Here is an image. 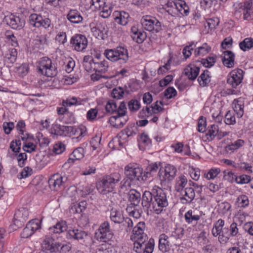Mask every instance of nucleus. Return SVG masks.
Masks as SVG:
<instances>
[{"label":"nucleus","instance_id":"obj_1","mask_svg":"<svg viewBox=\"0 0 253 253\" xmlns=\"http://www.w3.org/2000/svg\"><path fill=\"white\" fill-rule=\"evenodd\" d=\"M153 194L150 191H145L142 195L141 204L148 214L149 211L159 214L168 206V200L166 194L162 189L153 191Z\"/></svg>","mask_w":253,"mask_h":253},{"label":"nucleus","instance_id":"obj_2","mask_svg":"<svg viewBox=\"0 0 253 253\" xmlns=\"http://www.w3.org/2000/svg\"><path fill=\"white\" fill-rule=\"evenodd\" d=\"M145 224L144 222H139L132 230V235L131 240L134 241L133 250L137 253L142 252L144 246V243L147 240V235L144 233Z\"/></svg>","mask_w":253,"mask_h":253},{"label":"nucleus","instance_id":"obj_3","mask_svg":"<svg viewBox=\"0 0 253 253\" xmlns=\"http://www.w3.org/2000/svg\"><path fill=\"white\" fill-rule=\"evenodd\" d=\"M121 180V176L119 173H115L105 177L97 184V189L102 194L112 192Z\"/></svg>","mask_w":253,"mask_h":253},{"label":"nucleus","instance_id":"obj_4","mask_svg":"<svg viewBox=\"0 0 253 253\" xmlns=\"http://www.w3.org/2000/svg\"><path fill=\"white\" fill-rule=\"evenodd\" d=\"M126 113L127 108L125 102H121L118 113L110 118L109 122L115 128L123 127L128 120Z\"/></svg>","mask_w":253,"mask_h":253},{"label":"nucleus","instance_id":"obj_5","mask_svg":"<svg viewBox=\"0 0 253 253\" xmlns=\"http://www.w3.org/2000/svg\"><path fill=\"white\" fill-rule=\"evenodd\" d=\"M104 55L108 59L112 62L120 61L121 63H125L128 59L127 49L121 46L114 49L105 50Z\"/></svg>","mask_w":253,"mask_h":253},{"label":"nucleus","instance_id":"obj_6","mask_svg":"<svg viewBox=\"0 0 253 253\" xmlns=\"http://www.w3.org/2000/svg\"><path fill=\"white\" fill-rule=\"evenodd\" d=\"M39 72L48 77H53L57 74V69L52 65L50 59L47 57L42 58L40 62Z\"/></svg>","mask_w":253,"mask_h":253},{"label":"nucleus","instance_id":"obj_7","mask_svg":"<svg viewBox=\"0 0 253 253\" xmlns=\"http://www.w3.org/2000/svg\"><path fill=\"white\" fill-rule=\"evenodd\" d=\"M143 169L132 164H129L125 168V174L130 181H143Z\"/></svg>","mask_w":253,"mask_h":253},{"label":"nucleus","instance_id":"obj_8","mask_svg":"<svg viewBox=\"0 0 253 253\" xmlns=\"http://www.w3.org/2000/svg\"><path fill=\"white\" fill-rule=\"evenodd\" d=\"M3 21L11 29L15 30L22 29L25 24V20L23 16H17L13 14L4 16Z\"/></svg>","mask_w":253,"mask_h":253},{"label":"nucleus","instance_id":"obj_9","mask_svg":"<svg viewBox=\"0 0 253 253\" xmlns=\"http://www.w3.org/2000/svg\"><path fill=\"white\" fill-rule=\"evenodd\" d=\"M141 23L145 30L153 33H158L162 30L161 23L155 18L152 19L149 16H143Z\"/></svg>","mask_w":253,"mask_h":253},{"label":"nucleus","instance_id":"obj_10","mask_svg":"<svg viewBox=\"0 0 253 253\" xmlns=\"http://www.w3.org/2000/svg\"><path fill=\"white\" fill-rule=\"evenodd\" d=\"M95 237L97 240L103 242H106L112 239L113 233L108 221H105L100 225L95 233Z\"/></svg>","mask_w":253,"mask_h":253},{"label":"nucleus","instance_id":"obj_11","mask_svg":"<svg viewBox=\"0 0 253 253\" xmlns=\"http://www.w3.org/2000/svg\"><path fill=\"white\" fill-rule=\"evenodd\" d=\"M70 43L76 50L82 51L87 46V40L84 36L76 34L72 37Z\"/></svg>","mask_w":253,"mask_h":253},{"label":"nucleus","instance_id":"obj_12","mask_svg":"<svg viewBox=\"0 0 253 253\" xmlns=\"http://www.w3.org/2000/svg\"><path fill=\"white\" fill-rule=\"evenodd\" d=\"M61 244L49 237H46L42 244V251L45 253H54L59 251Z\"/></svg>","mask_w":253,"mask_h":253},{"label":"nucleus","instance_id":"obj_13","mask_svg":"<svg viewBox=\"0 0 253 253\" xmlns=\"http://www.w3.org/2000/svg\"><path fill=\"white\" fill-rule=\"evenodd\" d=\"M41 221L37 219L29 221L21 234L22 238H27L32 236L34 233L41 228Z\"/></svg>","mask_w":253,"mask_h":253},{"label":"nucleus","instance_id":"obj_14","mask_svg":"<svg viewBox=\"0 0 253 253\" xmlns=\"http://www.w3.org/2000/svg\"><path fill=\"white\" fill-rule=\"evenodd\" d=\"M29 211L27 209L22 208L17 210L14 217V224L17 227H21L28 219Z\"/></svg>","mask_w":253,"mask_h":253},{"label":"nucleus","instance_id":"obj_15","mask_svg":"<svg viewBox=\"0 0 253 253\" xmlns=\"http://www.w3.org/2000/svg\"><path fill=\"white\" fill-rule=\"evenodd\" d=\"M177 172L176 169L173 166L167 165L164 169V174H162V172L160 171V177L162 182H169L172 180L176 175Z\"/></svg>","mask_w":253,"mask_h":253},{"label":"nucleus","instance_id":"obj_16","mask_svg":"<svg viewBox=\"0 0 253 253\" xmlns=\"http://www.w3.org/2000/svg\"><path fill=\"white\" fill-rule=\"evenodd\" d=\"M230 230L227 228H222L221 234L218 237L220 242H226L230 236H234L237 234V224L235 222L232 223L230 227Z\"/></svg>","mask_w":253,"mask_h":253},{"label":"nucleus","instance_id":"obj_17","mask_svg":"<svg viewBox=\"0 0 253 253\" xmlns=\"http://www.w3.org/2000/svg\"><path fill=\"white\" fill-rule=\"evenodd\" d=\"M93 35L98 39L104 40L107 37L108 28L104 23H99L91 29Z\"/></svg>","mask_w":253,"mask_h":253},{"label":"nucleus","instance_id":"obj_18","mask_svg":"<svg viewBox=\"0 0 253 253\" xmlns=\"http://www.w3.org/2000/svg\"><path fill=\"white\" fill-rule=\"evenodd\" d=\"M63 177L58 174L52 175L48 180V184L52 190L58 191L63 186Z\"/></svg>","mask_w":253,"mask_h":253},{"label":"nucleus","instance_id":"obj_19","mask_svg":"<svg viewBox=\"0 0 253 253\" xmlns=\"http://www.w3.org/2000/svg\"><path fill=\"white\" fill-rule=\"evenodd\" d=\"M73 127L71 126H61L55 124L51 129V133L56 135L66 136L69 132L72 131Z\"/></svg>","mask_w":253,"mask_h":253},{"label":"nucleus","instance_id":"obj_20","mask_svg":"<svg viewBox=\"0 0 253 253\" xmlns=\"http://www.w3.org/2000/svg\"><path fill=\"white\" fill-rule=\"evenodd\" d=\"M240 9L243 11L244 19L250 20L252 19V13L253 12V1L252 0H249L245 1L243 5L242 3Z\"/></svg>","mask_w":253,"mask_h":253},{"label":"nucleus","instance_id":"obj_21","mask_svg":"<svg viewBox=\"0 0 253 253\" xmlns=\"http://www.w3.org/2000/svg\"><path fill=\"white\" fill-rule=\"evenodd\" d=\"M200 68L194 64H190L184 70V73L188 79L194 80L198 76Z\"/></svg>","mask_w":253,"mask_h":253},{"label":"nucleus","instance_id":"obj_22","mask_svg":"<svg viewBox=\"0 0 253 253\" xmlns=\"http://www.w3.org/2000/svg\"><path fill=\"white\" fill-rule=\"evenodd\" d=\"M87 234L84 231L79 229L69 230L67 233L69 239L77 240H83L87 237Z\"/></svg>","mask_w":253,"mask_h":253},{"label":"nucleus","instance_id":"obj_23","mask_svg":"<svg viewBox=\"0 0 253 253\" xmlns=\"http://www.w3.org/2000/svg\"><path fill=\"white\" fill-rule=\"evenodd\" d=\"M67 18L71 23L78 24L82 22L83 18L80 12L77 9H71L69 10Z\"/></svg>","mask_w":253,"mask_h":253},{"label":"nucleus","instance_id":"obj_24","mask_svg":"<svg viewBox=\"0 0 253 253\" xmlns=\"http://www.w3.org/2000/svg\"><path fill=\"white\" fill-rule=\"evenodd\" d=\"M170 246L169 237L165 234H161L159 237V249L163 252H166L169 250Z\"/></svg>","mask_w":253,"mask_h":253},{"label":"nucleus","instance_id":"obj_25","mask_svg":"<svg viewBox=\"0 0 253 253\" xmlns=\"http://www.w3.org/2000/svg\"><path fill=\"white\" fill-rule=\"evenodd\" d=\"M224 56L222 57V61L223 65L227 67L231 68L234 65V55L230 51L226 50L223 52Z\"/></svg>","mask_w":253,"mask_h":253},{"label":"nucleus","instance_id":"obj_26","mask_svg":"<svg viewBox=\"0 0 253 253\" xmlns=\"http://www.w3.org/2000/svg\"><path fill=\"white\" fill-rule=\"evenodd\" d=\"M183 197L181 198L182 202L184 203H190L195 198V194L193 188L191 187L186 188L184 190Z\"/></svg>","mask_w":253,"mask_h":253},{"label":"nucleus","instance_id":"obj_27","mask_svg":"<svg viewBox=\"0 0 253 253\" xmlns=\"http://www.w3.org/2000/svg\"><path fill=\"white\" fill-rule=\"evenodd\" d=\"M115 20L118 24L122 25H126L128 23V18L129 14L124 11H115Z\"/></svg>","mask_w":253,"mask_h":253},{"label":"nucleus","instance_id":"obj_28","mask_svg":"<svg viewBox=\"0 0 253 253\" xmlns=\"http://www.w3.org/2000/svg\"><path fill=\"white\" fill-rule=\"evenodd\" d=\"M128 195L129 201L131 204L134 207L138 206L141 199L140 193L135 189H130Z\"/></svg>","mask_w":253,"mask_h":253},{"label":"nucleus","instance_id":"obj_29","mask_svg":"<svg viewBox=\"0 0 253 253\" xmlns=\"http://www.w3.org/2000/svg\"><path fill=\"white\" fill-rule=\"evenodd\" d=\"M174 6L182 15L186 16L189 12V8L186 2L182 0H178L174 2Z\"/></svg>","mask_w":253,"mask_h":253},{"label":"nucleus","instance_id":"obj_30","mask_svg":"<svg viewBox=\"0 0 253 253\" xmlns=\"http://www.w3.org/2000/svg\"><path fill=\"white\" fill-rule=\"evenodd\" d=\"M131 32L132 33V38L137 43H142L146 37V34L145 32H138L135 27L131 28Z\"/></svg>","mask_w":253,"mask_h":253},{"label":"nucleus","instance_id":"obj_31","mask_svg":"<svg viewBox=\"0 0 253 253\" xmlns=\"http://www.w3.org/2000/svg\"><path fill=\"white\" fill-rule=\"evenodd\" d=\"M110 218L114 222L121 223L122 221H123L124 217L121 211L112 209L111 210Z\"/></svg>","mask_w":253,"mask_h":253},{"label":"nucleus","instance_id":"obj_32","mask_svg":"<svg viewBox=\"0 0 253 253\" xmlns=\"http://www.w3.org/2000/svg\"><path fill=\"white\" fill-rule=\"evenodd\" d=\"M72 155L74 158H70L68 160V163H73L75 160L82 159L84 156V149L83 148L78 147L74 150Z\"/></svg>","mask_w":253,"mask_h":253},{"label":"nucleus","instance_id":"obj_33","mask_svg":"<svg viewBox=\"0 0 253 253\" xmlns=\"http://www.w3.org/2000/svg\"><path fill=\"white\" fill-rule=\"evenodd\" d=\"M239 47L244 51L249 50L253 47V39L251 38H245L239 43Z\"/></svg>","mask_w":253,"mask_h":253},{"label":"nucleus","instance_id":"obj_34","mask_svg":"<svg viewBox=\"0 0 253 253\" xmlns=\"http://www.w3.org/2000/svg\"><path fill=\"white\" fill-rule=\"evenodd\" d=\"M17 55V52L16 49L12 48L9 49L5 56V61L13 64L16 60Z\"/></svg>","mask_w":253,"mask_h":253},{"label":"nucleus","instance_id":"obj_35","mask_svg":"<svg viewBox=\"0 0 253 253\" xmlns=\"http://www.w3.org/2000/svg\"><path fill=\"white\" fill-rule=\"evenodd\" d=\"M67 229V223L65 221L59 222L55 225L49 228L54 233H61L66 231Z\"/></svg>","mask_w":253,"mask_h":253},{"label":"nucleus","instance_id":"obj_36","mask_svg":"<svg viewBox=\"0 0 253 253\" xmlns=\"http://www.w3.org/2000/svg\"><path fill=\"white\" fill-rule=\"evenodd\" d=\"M209 73V71L206 70L198 78V81L200 85L205 86L210 82L211 77Z\"/></svg>","mask_w":253,"mask_h":253},{"label":"nucleus","instance_id":"obj_37","mask_svg":"<svg viewBox=\"0 0 253 253\" xmlns=\"http://www.w3.org/2000/svg\"><path fill=\"white\" fill-rule=\"evenodd\" d=\"M119 108V105L118 106L117 102L114 100L109 101L105 106L106 111L110 114H116L118 113Z\"/></svg>","mask_w":253,"mask_h":253},{"label":"nucleus","instance_id":"obj_38","mask_svg":"<svg viewBox=\"0 0 253 253\" xmlns=\"http://www.w3.org/2000/svg\"><path fill=\"white\" fill-rule=\"evenodd\" d=\"M94 70L96 72H98L100 73H104L107 71L108 65L105 61H102L100 63H93Z\"/></svg>","mask_w":253,"mask_h":253},{"label":"nucleus","instance_id":"obj_39","mask_svg":"<svg viewBox=\"0 0 253 253\" xmlns=\"http://www.w3.org/2000/svg\"><path fill=\"white\" fill-rule=\"evenodd\" d=\"M224 225V221L222 219H219L215 224L214 227L212 229V235L216 237L217 236H219L220 237V234H221L222 228Z\"/></svg>","mask_w":253,"mask_h":253},{"label":"nucleus","instance_id":"obj_40","mask_svg":"<svg viewBox=\"0 0 253 253\" xmlns=\"http://www.w3.org/2000/svg\"><path fill=\"white\" fill-rule=\"evenodd\" d=\"M227 83L234 88L237 86V69H234L230 73Z\"/></svg>","mask_w":253,"mask_h":253},{"label":"nucleus","instance_id":"obj_41","mask_svg":"<svg viewBox=\"0 0 253 253\" xmlns=\"http://www.w3.org/2000/svg\"><path fill=\"white\" fill-rule=\"evenodd\" d=\"M86 203L85 201H83L79 204H76L72 206L71 208V212L73 213H81L86 208Z\"/></svg>","mask_w":253,"mask_h":253},{"label":"nucleus","instance_id":"obj_42","mask_svg":"<svg viewBox=\"0 0 253 253\" xmlns=\"http://www.w3.org/2000/svg\"><path fill=\"white\" fill-rule=\"evenodd\" d=\"M187 182V179L184 175H180L178 177L176 185V189L177 191L182 190L185 186Z\"/></svg>","mask_w":253,"mask_h":253},{"label":"nucleus","instance_id":"obj_43","mask_svg":"<svg viewBox=\"0 0 253 253\" xmlns=\"http://www.w3.org/2000/svg\"><path fill=\"white\" fill-rule=\"evenodd\" d=\"M184 217L186 221L188 223H192L193 221H197L200 219V216L198 215L193 214V211L192 210H189L186 212Z\"/></svg>","mask_w":253,"mask_h":253},{"label":"nucleus","instance_id":"obj_44","mask_svg":"<svg viewBox=\"0 0 253 253\" xmlns=\"http://www.w3.org/2000/svg\"><path fill=\"white\" fill-rule=\"evenodd\" d=\"M51 26V20L47 18L42 16L40 19V22L37 24L38 28H43L47 29Z\"/></svg>","mask_w":253,"mask_h":253},{"label":"nucleus","instance_id":"obj_45","mask_svg":"<svg viewBox=\"0 0 253 253\" xmlns=\"http://www.w3.org/2000/svg\"><path fill=\"white\" fill-rule=\"evenodd\" d=\"M154 248V240L150 239L149 242L144 243V248L143 249V253H152Z\"/></svg>","mask_w":253,"mask_h":253},{"label":"nucleus","instance_id":"obj_46","mask_svg":"<svg viewBox=\"0 0 253 253\" xmlns=\"http://www.w3.org/2000/svg\"><path fill=\"white\" fill-rule=\"evenodd\" d=\"M42 16V15L36 13L31 14L29 17L30 24L37 28V24L40 22V19L41 18Z\"/></svg>","mask_w":253,"mask_h":253},{"label":"nucleus","instance_id":"obj_47","mask_svg":"<svg viewBox=\"0 0 253 253\" xmlns=\"http://www.w3.org/2000/svg\"><path fill=\"white\" fill-rule=\"evenodd\" d=\"M218 131L219 129L218 126L217 125H212L209 127L207 135L209 136L211 139H212L213 138L217 135Z\"/></svg>","mask_w":253,"mask_h":253},{"label":"nucleus","instance_id":"obj_48","mask_svg":"<svg viewBox=\"0 0 253 253\" xmlns=\"http://www.w3.org/2000/svg\"><path fill=\"white\" fill-rule=\"evenodd\" d=\"M128 109L130 111L135 112L140 107V102L136 99H131L128 103Z\"/></svg>","mask_w":253,"mask_h":253},{"label":"nucleus","instance_id":"obj_49","mask_svg":"<svg viewBox=\"0 0 253 253\" xmlns=\"http://www.w3.org/2000/svg\"><path fill=\"white\" fill-rule=\"evenodd\" d=\"M124 94V91L123 88L119 87L112 90L111 95L114 98L119 99L123 97Z\"/></svg>","mask_w":253,"mask_h":253},{"label":"nucleus","instance_id":"obj_50","mask_svg":"<svg viewBox=\"0 0 253 253\" xmlns=\"http://www.w3.org/2000/svg\"><path fill=\"white\" fill-rule=\"evenodd\" d=\"M121 223L123 224V226L126 228V232H130L133 226V222L130 218L124 217Z\"/></svg>","mask_w":253,"mask_h":253},{"label":"nucleus","instance_id":"obj_51","mask_svg":"<svg viewBox=\"0 0 253 253\" xmlns=\"http://www.w3.org/2000/svg\"><path fill=\"white\" fill-rule=\"evenodd\" d=\"M65 150V145L61 142H59L54 145L53 151L56 154H60Z\"/></svg>","mask_w":253,"mask_h":253},{"label":"nucleus","instance_id":"obj_52","mask_svg":"<svg viewBox=\"0 0 253 253\" xmlns=\"http://www.w3.org/2000/svg\"><path fill=\"white\" fill-rule=\"evenodd\" d=\"M130 187V182L128 178L124 179L121 182L120 186V192L125 193V191L127 190V189Z\"/></svg>","mask_w":253,"mask_h":253},{"label":"nucleus","instance_id":"obj_53","mask_svg":"<svg viewBox=\"0 0 253 253\" xmlns=\"http://www.w3.org/2000/svg\"><path fill=\"white\" fill-rule=\"evenodd\" d=\"M29 66L26 64H23L17 68V71L19 76L23 77L29 72Z\"/></svg>","mask_w":253,"mask_h":253},{"label":"nucleus","instance_id":"obj_54","mask_svg":"<svg viewBox=\"0 0 253 253\" xmlns=\"http://www.w3.org/2000/svg\"><path fill=\"white\" fill-rule=\"evenodd\" d=\"M159 167L157 163H152L147 167L145 172L147 174H153L157 171Z\"/></svg>","mask_w":253,"mask_h":253},{"label":"nucleus","instance_id":"obj_55","mask_svg":"<svg viewBox=\"0 0 253 253\" xmlns=\"http://www.w3.org/2000/svg\"><path fill=\"white\" fill-rule=\"evenodd\" d=\"M177 92L173 87H168L164 92V95L168 99H170L176 96Z\"/></svg>","mask_w":253,"mask_h":253},{"label":"nucleus","instance_id":"obj_56","mask_svg":"<svg viewBox=\"0 0 253 253\" xmlns=\"http://www.w3.org/2000/svg\"><path fill=\"white\" fill-rule=\"evenodd\" d=\"M249 204V201L247 196L242 195L238 197V206L245 207Z\"/></svg>","mask_w":253,"mask_h":253},{"label":"nucleus","instance_id":"obj_57","mask_svg":"<svg viewBox=\"0 0 253 253\" xmlns=\"http://www.w3.org/2000/svg\"><path fill=\"white\" fill-rule=\"evenodd\" d=\"M198 131L200 132H204L206 130V120L203 116H201L199 119L198 122Z\"/></svg>","mask_w":253,"mask_h":253},{"label":"nucleus","instance_id":"obj_58","mask_svg":"<svg viewBox=\"0 0 253 253\" xmlns=\"http://www.w3.org/2000/svg\"><path fill=\"white\" fill-rule=\"evenodd\" d=\"M67 36L65 32H60L56 36L55 40L60 43L64 44L67 42Z\"/></svg>","mask_w":253,"mask_h":253},{"label":"nucleus","instance_id":"obj_59","mask_svg":"<svg viewBox=\"0 0 253 253\" xmlns=\"http://www.w3.org/2000/svg\"><path fill=\"white\" fill-rule=\"evenodd\" d=\"M220 171V170L219 169H211L206 174V177L208 179H213L217 175Z\"/></svg>","mask_w":253,"mask_h":253},{"label":"nucleus","instance_id":"obj_60","mask_svg":"<svg viewBox=\"0 0 253 253\" xmlns=\"http://www.w3.org/2000/svg\"><path fill=\"white\" fill-rule=\"evenodd\" d=\"M224 177L225 180H228L230 182H233L234 180H235L237 183V176L231 171H228L227 173L226 171H224Z\"/></svg>","mask_w":253,"mask_h":253},{"label":"nucleus","instance_id":"obj_61","mask_svg":"<svg viewBox=\"0 0 253 253\" xmlns=\"http://www.w3.org/2000/svg\"><path fill=\"white\" fill-rule=\"evenodd\" d=\"M219 20L217 18H211L208 20L207 24L209 28L215 29L219 24Z\"/></svg>","mask_w":253,"mask_h":253},{"label":"nucleus","instance_id":"obj_62","mask_svg":"<svg viewBox=\"0 0 253 253\" xmlns=\"http://www.w3.org/2000/svg\"><path fill=\"white\" fill-rule=\"evenodd\" d=\"M215 63V58L213 57H209L207 59H203L201 63L206 67H211Z\"/></svg>","mask_w":253,"mask_h":253},{"label":"nucleus","instance_id":"obj_63","mask_svg":"<svg viewBox=\"0 0 253 253\" xmlns=\"http://www.w3.org/2000/svg\"><path fill=\"white\" fill-rule=\"evenodd\" d=\"M77 103V98L75 97H73L71 98L67 99L66 100H63L62 101V105L64 107H68L76 105Z\"/></svg>","mask_w":253,"mask_h":253},{"label":"nucleus","instance_id":"obj_64","mask_svg":"<svg viewBox=\"0 0 253 253\" xmlns=\"http://www.w3.org/2000/svg\"><path fill=\"white\" fill-rule=\"evenodd\" d=\"M225 123L227 125L235 123V117L232 116L230 111H228L225 115Z\"/></svg>","mask_w":253,"mask_h":253}]
</instances>
